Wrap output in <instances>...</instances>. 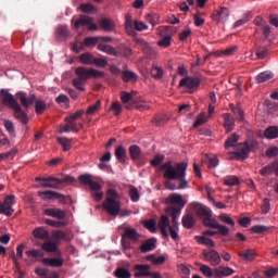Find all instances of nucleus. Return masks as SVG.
Segmentation results:
<instances>
[{"mask_svg":"<svg viewBox=\"0 0 278 278\" xmlns=\"http://www.w3.org/2000/svg\"><path fill=\"white\" fill-rule=\"evenodd\" d=\"M230 110L232 111V113L235 115H237V118L240 122L244 121V111L240 108V104H237L236 106H235V104H230Z\"/></svg>","mask_w":278,"mask_h":278,"instance_id":"41","label":"nucleus"},{"mask_svg":"<svg viewBox=\"0 0 278 278\" xmlns=\"http://www.w3.org/2000/svg\"><path fill=\"white\" fill-rule=\"evenodd\" d=\"M99 110H101V100H97L93 105L89 106L86 114H97Z\"/></svg>","mask_w":278,"mask_h":278,"instance_id":"61","label":"nucleus"},{"mask_svg":"<svg viewBox=\"0 0 278 278\" xmlns=\"http://www.w3.org/2000/svg\"><path fill=\"white\" fill-rule=\"evenodd\" d=\"M165 156L162 154H157L154 156V159L151 161V165L153 167H157L161 165V163L164 161Z\"/></svg>","mask_w":278,"mask_h":278,"instance_id":"64","label":"nucleus"},{"mask_svg":"<svg viewBox=\"0 0 278 278\" xmlns=\"http://www.w3.org/2000/svg\"><path fill=\"white\" fill-rule=\"evenodd\" d=\"M129 155L134 162H138L140 160V147L138 146H130L129 147Z\"/></svg>","mask_w":278,"mask_h":278,"instance_id":"45","label":"nucleus"},{"mask_svg":"<svg viewBox=\"0 0 278 278\" xmlns=\"http://www.w3.org/2000/svg\"><path fill=\"white\" fill-rule=\"evenodd\" d=\"M92 23V17L88 15H80L78 20L75 22V29H79V27H86Z\"/></svg>","mask_w":278,"mask_h":278,"instance_id":"28","label":"nucleus"},{"mask_svg":"<svg viewBox=\"0 0 278 278\" xmlns=\"http://www.w3.org/2000/svg\"><path fill=\"white\" fill-rule=\"evenodd\" d=\"M125 28L129 36H132V38H136V31H140V22L131 20V14L127 13L125 15Z\"/></svg>","mask_w":278,"mask_h":278,"instance_id":"11","label":"nucleus"},{"mask_svg":"<svg viewBox=\"0 0 278 278\" xmlns=\"http://www.w3.org/2000/svg\"><path fill=\"white\" fill-rule=\"evenodd\" d=\"M238 255L247 262H253L256 257V254L252 249H248L244 252H239Z\"/></svg>","mask_w":278,"mask_h":278,"instance_id":"34","label":"nucleus"},{"mask_svg":"<svg viewBox=\"0 0 278 278\" xmlns=\"http://www.w3.org/2000/svg\"><path fill=\"white\" fill-rule=\"evenodd\" d=\"M200 270L207 278H212L214 275V270L208 265L200 264Z\"/></svg>","mask_w":278,"mask_h":278,"instance_id":"55","label":"nucleus"},{"mask_svg":"<svg viewBox=\"0 0 278 278\" xmlns=\"http://www.w3.org/2000/svg\"><path fill=\"white\" fill-rule=\"evenodd\" d=\"M166 212L169 216H172V226H169V228L179 229L178 214H180V208L169 206L167 207Z\"/></svg>","mask_w":278,"mask_h":278,"instance_id":"18","label":"nucleus"},{"mask_svg":"<svg viewBox=\"0 0 278 278\" xmlns=\"http://www.w3.org/2000/svg\"><path fill=\"white\" fill-rule=\"evenodd\" d=\"M75 73L77 75V78L81 79L83 81H88V79L90 78V68L77 67L75 70Z\"/></svg>","mask_w":278,"mask_h":278,"instance_id":"30","label":"nucleus"},{"mask_svg":"<svg viewBox=\"0 0 278 278\" xmlns=\"http://www.w3.org/2000/svg\"><path fill=\"white\" fill-rule=\"evenodd\" d=\"M56 142L63 147V151H71L73 147V140L65 137H58Z\"/></svg>","mask_w":278,"mask_h":278,"instance_id":"35","label":"nucleus"},{"mask_svg":"<svg viewBox=\"0 0 278 278\" xmlns=\"http://www.w3.org/2000/svg\"><path fill=\"white\" fill-rule=\"evenodd\" d=\"M98 51H102V53H106V55H118V50H116V48L103 42L98 45Z\"/></svg>","mask_w":278,"mask_h":278,"instance_id":"25","label":"nucleus"},{"mask_svg":"<svg viewBox=\"0 0 278 278\" xmlns=\"http://www.w3.org/2000/svg\"><path fill=\"white\" fill-rule=\"evenodd\" d=\"M33 236L37 240H49V230L45 227H37L33 230Z\"/></svg>","mask_w":278,"mask_h":278,"instance_id":"26","label":"nucleus"},{"mask_svg":"<svg viewBox=\"0 0 278 278\" xmlns=\"http://www.w3.org/2000/svg\"><path fill=\"white\" fill-rule=\"evenodd\" d=\"M89 188L91 190V197L94 201L99 202L103 199V191H101L102 187L99 182L91 180Z\"/></svg>","mask_w":278,"mask_h":278,"instance_id":"17","label":"nucleus"},{"mask_svg":"<svg viewBox=\"0 0 278 278\" xmlns=\"http://www.w3.org/2000/svg\"><path fill=\"white\" fill-rule=\"evenodd\" d=\"M35 181H41V188H52L53 190H60V188L64 187V184H73L75 178L73 176H64L63 178L58 177H36Z\"/></svg>","mask_w":278,"mask_h":278,"instance_id":"6","label":"nucleus"},{"mask_svg":"<svg viewBox=\"0 0 278 278\" xmlns=\"http://www.w3.org/2000/svg\"><path fill=\"white\" fill-rule=\"evenodd\" d=\"M73 86L76 88V90L84 92V90H86V80H83L81 78H74Z\"/></svg>","mask_w":278,"mask_h":278,"instance_id":"51","label":"nucleus"},{"mask_svg":"<svg viewBox=\"0 0 278 278\" xmlns=\"http://www.w3.org/2000/svg\"><path fill=\"white\" fill-rule=\"evenodd\" d=\"M275 173L273 163L267 164V166L263 167L261 170H258V174L263 177H267L269 175H273Z\"/></svg>","mask_w":278,"mask_h":278,"instance_id":"54","label":"nucleus"},{"mask_svg":"<svg viewBox=\"0 0 278 278\" xmlns=\"http://www.w3.org/2000/svg\"><path fill=\"white\" fill-rule=\"evenodd\" d=\"M150 74L154 79L160 80L162 79L164 72L162 67L153 65L152 68L150 70Z\"/></svg>","mask_w":278,"mask_h":278,"instance_id":"43","label":"nucleus"},{"mask_svg":"<svg viewBox=\"0 0 278 278\" xmlns=\"http://www.w3.org/2000/svg\"><path fill=\"white\" fill-rule=\"evenodd\" d=\"M0 102L2 105L13 110L15 121H18L22 125H27V123H29V116L23 110V104H20L18 101H16V98H14L8 89L0 90Z\"/></svg>","mask_w":278,"mask_h":278,"instance_id":"2","label":"nucleus"},{"mask_svg":"<svg viewBox=\"0 0 278 278\" xmlns=\"http://www.w3.org/2000/svg\"><path fill=\"white\" fill-rule=\"evenodd\" d=\"M156 243H157L156 238H150V239L142 241L141 247H140L141 253L153 252L156 248Z\"/></svg>","mask_w":278,"mask_h":278,"instance_id":"20","label":"nucleus"},{"mask_svg":"<svg viewBox=\"0 0 278 278\" xmlns=\"http://www.w3.org/2000/svg\"><path fill=\"white\" fill-rule=\"evenodd\" d=\"M103 208L111 216H118L121 212V201H118V191L116 189H108L106 198L103 202Z\"/></svg>","mask_w":278,"mask_h":278,"instance_id":"5","label":"nucleus"},{"mask_svg":"<svg viewBox=\"0 0 278 278\" xmlns=\"http://www.w3.org/2000/svg\"><path fill=\"white\" fill-rule=\"evenodd\" d=\"M223 118H224V126H225V129L227 130V132L232 131L236 126L235 119L231 117V115L229 113H225L223 115Z\"/></svg>","mask_w":278,"mask_h":278,"instance_id":"27","label":"nucleus"},{"mask_svg":"<svg viewBox=\"0 0 278 278\" xmlns=\"http://www.w3.org/2000/svg\"><path fill=\"white\" fill-rule=\"evenodd\" d=\"M116 278H131V271L125 267H117L114 271Z\"/></svg>","mask_w":278,"mask_h":278,"instance_id":"40","label":"nucleus"},{"mask_svg":"<svg viewBox=\"0 0 278 278\" xmlns=\"http://www.w3.org/2000/svg\"><path fill=\"white\" fill-rule=\"evenodd\" d=\"M41 249L46 253H55L58 251V244L53 241H46L41 244Z\"/></svg>","mask_w":278,"mask_h":278,"instance_id":"37","label":"nucleus"},{"mask_svg":"<svg viewBox=\"0 0 278 278\" xmlns=\"http://www.w3.org/2000/svg\"><path fill=\"white\" fill-rule=\"evenodd\" d=\"M116 24L111 18L103 17L100 21V29L110 34V31H114Z\"/></svg>","mask_w":278,"mask_h":278,"instance_id":"23","label":"nucleus"},{"mask_svg":"<svg viewBox=\"0 0 278 278\" xmlns=\"http://www.w3.org/2000/svg\"><path fill=\"white\" fill-rule=\"evenodd\" d=\"M52 238H53L54 242H60V240H66V232H64V230L53 231Z\"/></svg>","mask_w":278,"mask_h":278,"instance_id":"58","label":"nucleus"},{"mask_svg":"<svg viewBox=\"0 0 278 278\" xmlns=\"http://www.w3.org/2000/svg\"><path fill=\"white\" fill-rule=\"evenodd\" d=\"M157 228L161 231L162 238L167 239L168 238V231L167 229L170 228V220L167 215H162L157 222Z\"/></svg>","mask_w":278,"mask_h":278,"instance_id":"13","label":"nucleus"},{"mask_svg":"<svg viewBox=\"0 0 278 278\" xmlns=\"http://www.w3.org/2000/svg\"><path fill=\"white\" fill-rule=\"evenodd\" d=\"M195 225V219L191 214H186L182 217V227L190 230Z\"/></svg>","mask_w":278,"mask_h":278,"instance_id":"32","label":"nucleus"},{"mask_svg":"<svg viewBox=\"0 0 278 278\" xmlns=\"http://www.w3.org/2000/svg\"><path fill=\"white\" fill-rule=\"evenodd\" d=\"M55 102L59 105H70L71 104V99H68V96L61 93L55 98Z\"/></svg>","mask_w":278,"mask_h":278,"instance_id":"50","label":"nucleus"},{"mask_svg":"<svg viewBox=\"0 0 278 278\" xmlns=\"http://www.w3.org/2000/svg\"><path fill=\"white\" fill-rule=\"evenodd\" d=\"M201 84V79L200 77L195 76V77H191V76H187L184 77L180 83H179V87L180 88H188V89H194L198 88Z\"/></svg>","mask_w":278,"mask_h":278,"instance_id":"14","label":"nucleus"},{"mask_svg":"<svg viewBox=\"0 0 278 278\" xmlns=\"http://www.w3.org/2000/svg\"><path fill=\"white\" fill-rule=\"evenodd\" d=\"M203 258L205 262L210 263L211 266L217 267L222 264V256L219 255L218 251L215 249H205L203 251Z\"/></svg>","mask_w":278,"mask_h":278,"instance_id":"9","label":"nucleus"},{"mask_svg":"<svg viewBox=\"0 0 278 278\" xmlns=\"http://www.w3.org/2000/svg\"><path fill=\"white\" fill-rule=\"evenodd\" d=\"M68 131H74L75 134H77V131H79V128H77V124H74L72 122L61 128V134L62 132L68 134Z\"/></svg>","mask_w":278,"mask_h":278,"instance_id":"52","label":"nucleus"},{"mask_svg":"<svg viewBox=\"0 0 278 278\" xmlns=\"http://www.w3.org/2000/svg\"><path fill=\"white\" fill-rule=\"evenodd\" d=\"M161 170H164L163 177L168 180H178V189H186L189 186L188 180L186 179L188 163L179 162L174 165L172 162L164 163L161 167Z\"/></svg>","mask_w":278,"mask_h":278,"instance_id":"1","label":"nucleus"},{"mask_svg":"<svg viewBox=\"0 0 278 278\" xmlns=\"http://www.w3.org/2000/svg\"><path fill=\"white\" fill-rule=\"evenodd\" d=\"M43 213L46 216L59 218V220H64V218H66V212H64L62 208H46Z\"/></svg>","mask_w":278,"mask_h":278,"instance_id":"21","label":"nucleus"},{"mask_svg":"<svg viewBox=\"0 0 278 278\" xmlns=\"http://www.w3.org/2000/svg\"><path fill=\"white\" fill-rule=\"evenodd\" d=\"M122 79L125 84L131 81V83H136L138 81V75H136V73L131 72V71H124L122 73Z\"/></svg>","mask_w":278,"mask_h":278,"instance_id":"33","label":"nucleus"},{"mask_svg":"<svg viewBox=\"0 0 278 278\" xmlns=\"http://www.w3.org/2000/svg\"><path fill=\"white\" fill-rule=\"evenodd\" d=\"M143 227L149 230L151 233H155L156 232V222L155 219H149L143 222Z\"/></svg>","mask_w":278,"mask_h":278,"instance_id":"47","label":"nucleus"},{"mask_svg":"<svg viewBox=\"0 0 278 278\" xmlns=\"http://www.w3.org/2000/svg\"><path fill=\"white\" fill-rule=\"evenodd\" d=\"M235 274V269L231 267L219 266L214 269V276L217 278L230 277Z\"/></svg>","mask_w":278,"mask_h":278,"instance_id":"22","label":"nucleus"},{"mask_svg":"<svg viewBox=\"0 0 278 278\" xmlns=\"http://www.w3.org/2000/svg\"><path fill=\"white\" fill-rule=\"evenodd\" d=\"M140 47L146 59L153 60L155 58V50L147 40L140 38Z\"/></svg>","mask_w":278,"mask_h":278,"instance_id":"16","label":"nucleus"},{"mask_svg":"<svg viewBox=\"0 0 278 278\" xmlns=\"http://www.w3.org/2000/svg\"><path fill=\"white\" fill-rule=\"evenodd\" d=\"M269 230L270 228L268 226H263V225L252 226V233H255V235H264Z\"/></svg>","mask_w":278,"mask_h":278,"instance_id":"48","label":"nucleus"},{"mask_svg":"<svg viewBox=\"0 0 278 278\" xmlns=\"http://www.w3.org/2000/svg\"><path fill=\"white\" fill-rule=\"evenodd\" d=\"M265 138H267V139L278 138V127L271 126V127L265 129Z\"/></svg>","mask_w":278,"mask_h":278,"instance_id":"46","label":"nucleus"},{"mask_svg":"<svg viewBox=\"0 0 278 278\" xmlns=\"http://www.w3.org/2000/svg\"><path fill=\"white\" fill-rule=\"evenodd\" d=\"M3 125H4V128L7 129L8 134L12 138H16V128H14V123L10 119H5Z\"/></svg>","mask_w":278,"mask_h":278,"instance_id":"42","label":"nucleus"},{"mask_svg":"<svg viewBox=\"0 0 278 278\" xmlns=\"http://www.w3.org/2000/svg\"><path fill=\"white\" fill-rule=\"evenodd\" d=\"M84 114H85L84 110H78L74 114L66 117L65 122L66 123H73V121H77V118H81V116H84Z\"/></svg>","mask_w":278,"mask_h":278,"instance_id":"57","label":"nucleus"},{"mask_svg":"<svg viewBox=\"0 0 278 278\" xmlns=\"http://www.w3.org/2000/svg\"><path fill=\"white\" fill-rule=\"evenodd\" d=\"M195 240L201 245H205V247H208V248H212V249L215 248V242L212 239L206 238L204 236H195Z\"/></svg>","mask_w":278,"mask_h":278,"instance_id":"38","label":"nucleus"},{"mask_svg":"<svg viewBox=\"0 0 278 278\" xmlns=\"http://www.w3.org/2000/svg\"><path fill=\"white\" fill-rule=\"evenodd\" d=\"M239 141V136L237 134H233L231 137L227 139L225 142V148L229 149L231 147H235V144Z\"/></svg>","mask_w":278,"mask_h":278,"instance_id":"60","label":"nucleus"},{"mask_svg":"<svg viewBox=\"0 0 278 278\" xmlns=\"http://www.w3.org/2000/svg\"><path fill=\"white\" fill-rule=\"evenodd\" d=\"M119 231H124L122 235V243L125 249H129L131 244H135V242H138V238L140 237L138 235V231L136 229L130 228L128 225L123 224L118 227Z\"/></svg>","mask_w":278,"mask_h":278,"instance_id":"7","label":"nucleus"},{"mask_svg":"<svg viewBox=\"0 0 278 278\" xmlns=\"http://www.w3.org/2000/svg\"><path fill=\"white\" fill-rule=\"evenodd\" d=\"M249 146L247 141L244 143H240L237 147V151L233 152V155L237 160H247L249 157Z\"/></svg>","mask_w":278,"mask_h":278,"instance_id":"19","label":"nucleus"},{"mask_svg":"<svg viewBox=\"0 0 278 278\" xmlns=\"http://www.w3.org/2000/svg\"><path fill=\"white\" fill-rule=\"evenodd\" d=\"M274 78V74L269 71L261 72L256 75V84H264Z\"/></svg>","mask_w":278,"mask_h":278,"instance_id":"31","label":"nucleus"},{"mask_svg":"<svg viewBox=\"0 0 278 278\" xmlns=\"http://www.w3.org/2000/svg\"><path fill=\"white\" fill-rule=\"evenodd\" d=\"M79 60L81 62V64H93L94 62V56H92V54L90 53H84L79 56Z\"/></svg>","mask_w":278,"mask_h":278,"instance_id":"53","label":"nucleus"},{"mask_svg":"<svg viewBox=\"0 0 278 278\" xmlns=\"http://www.w3.org/2000/svg\"><path fill=\"white\" fill-rule=\"evenodd\" d=\"M144 260L148 262H151L155 266L163 265L165 263V257L164 256H159L156 257L154 254H150L144 256Z\"/></svg>","mask_w":278,"mask_h":278,"instance_id":"39","label":"nucleus"},{"mask_svg":"<svg viewBox=\"0 0 278 278\" xmlns=\"http://www.w3.org/2000/svg\"><path fill=\"white\" fill-rule=\"evenodd\" d=\"M207 122V116L205 113H202L198 116L195 123L193 124L194 128H198L199 126L203 125L204 123Z\"/></svg>","mask_w":278,"mask_h":278,"instance_id":"62","label":"nucleus"},{"mask_svg":"<svg viewBox=\"0 0 278 278\" xmlns=\"http://www.w3.org/2000/svg\"><path fill=\"white\" fill-rule=\"evenodd\" d=\"M230 16V11L226 7H222L219 10H216L212 15V21L217 23H226Z\"/></svg>","mask_w":278,"mask_h":278,"instance_id":"12","label":"nucleus"},{"mask_svg":"<svg viewBox=\"0 0 278 278\" xmlns=\"http://www.w3.org/2000/svg\"><path fill=\"white\" fill-rule=\"evenodd\" d=\"M38 197L42 201H60V203L66 204V195L55 192V191H38Z\"/></svg>","mask_w":278,"mask_h":278,"instance_id":"10","label":"nucleus"},{"mask_svg":"<svg viewBox=\"0 0 278 278\" xmlns=\"http://www.w3.org/2000/svg\"><path fill=\"white\" fill-rule=\"evenodd\" d=\"M121 101L126 104L127 110H131L136 108L137 110L140 108L135 101H134V96L127 91H122L119 93Z\"/></svg>","mask_w":278,"mask_h":278,"instance_id":"15","label":"nucleus"},{"mask_svg":"<svg viewBox=\"0 0 278 278\" xmlns=\"http://www.w3.org/2000/svg\"><path fill=\"white\" fill-rule=\"evenodd\" d=\"M115 157L118 162H125L127 160V150L123 146H118L115 149Z\"/></svg>","mask_w":278,"mask_h":278,"instance_id":"36","label":"nucleus"},{"mask_svg":"<svg viewBox=\"0 0 278 278\" xmlns=\"http://www.w3.org/2000/svg\"><path fill=\"white\" fill-rule=\"evenodd\" d=\"M15 97L26 112L29 111V108H31L34 103L36 114H43L45 110H47V103L43 100H37L36 94L34 93L27 96V92L20 91L15 94Z\"/></svg>","mask_w":278,"mask_h":278,"instance_id":"4","label":"nucleus"},{"mask_svg":"<svg viewBox=\"0 0 278 278\" xmlns=\"http://www.w3.org/2000/svg\"><path fill=\"white\" fill-rule=\"evenodd\" d=\"M193 210L197 216H199V218L203 220V225H205V227L211 229H219V233L222 235V237L229 236L230 233L229 228L225 225L218 224L216 219H213L212 212L210 211L208 207H206L203 204L195 203L193 204Z\"/></svg>","mask_w":278,"mask_h":278,"instance_id":"3","label":"nucleus"},{"mask_svg":"<svg viewBox=\"0 0 278 278\" xmlns=\"http://www.w3.org/2000/svg\"><path fill=\"white\" fill-rule=\"evenodd\" d=\"M252 17H253V15L251 12L245 13L242 18L238 20L235 23L233 27L238 28V27H241V26L248 24L252 20Z\"/></svg>","mask_w":278,"mask_h":278,"instance_id":"44","label":"nucleus"},{"mask_svg":"<svg viewBox=\"0 0 278 278\" xmlns=\"http://www.w3.org/2000/svg\"><path fill=\"white\" fill-rule=\"evenodd\" d=\"M159 47L168 48L172 45V36L167 35L157 41Z\"/></svg>","mask_w":278,"mask_h":278,"instance_id":"59","label":"nucleus"},{"mask_svg":"<svg viewBox=\"0 0 278 278\" xmlns=\"http://www.w3.org/2000/svg\"><path fill=\"white\" fill-rule=\"evenodd\" d=\"M45 266H51V268H62L64 266V260L62 258H42Z\"/></svg>","mask_w":278,"mask_h":278,"instance_id":"24","label":"nucleus"},{"mask_svg":"<svg viewBox=\"0 0 278 278\" xmlns=\"http://www.w3.org/2000/svg\"><path fill=\"white\" fill-rule=\"evenodd\" d=\"M166 203H170L172 205H180L185 207V202L180 194L173 193L166 199Z\"/></svg>","mask_w":278,"mask_h":278,"instance_id":"29","label":"nucleus"},{"mask_svg":"<svg viewBox=\"0 0 278 278\" xmlns=\"http://www.w3.org/2000/svg\"><path fill=\"white\" fill-rule=\"evenodd\" d=\"M16 203V195L10 194L4 198L3 202H0V214L4 216H12L14 214V204Z\"/></svg>","mask_w":278,"mask_h":278,"instance_id":"8","label":"nucleus"},{"mask_svg":"<svg viewBox=\"0 0 278 278\" xmlns=\"http://www.w3.org/2000/svg\"><path fill=\"white\" fill-rule=\"evenodd\" d=\"M26 255L28 257H45V252H41L40 250H28L26 251Z\"/></svg>","mask_w":278,"mask_h":278,"instance_id":"63","label":"nucleus"},{"mask_svg":"<svg viewBox=\"0 0 278 278\" xmlns=\"http://www.w3.org/2000/svg\"><path fill=\"white\" fill-rule=\"evenodd\" d=\"M56 36L59 38H68V27L64 25L58 26Z\"/></svg>","mask_w":278,"mask_h":278,"instance_id":"56","label":"nucleus"},{"mask_svg":"<svg viewBox=\"0 0 278 278\" xmlns=\"http://www.w3.org/2000/svg\"><path fill=\"white\" fill-rule=\"evenodd\" d=\"M224 184L228 187H233L240 184V179L237 176H227L224 179Z\"/></svg>","mask_w":278,"mask_h":278,"instance_id":"49","label":"nucleus"}]
</instances>
